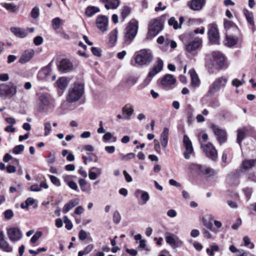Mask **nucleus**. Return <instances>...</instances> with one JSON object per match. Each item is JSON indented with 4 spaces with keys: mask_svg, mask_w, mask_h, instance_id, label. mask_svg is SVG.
Here are the masks:
<instances>
[{
    "mask_svg": "<svg viewBox=\"0 0 256 256\" xmlns=\"http://www.w3.org/2000/svg\"><path fill=\"white\" fill-rule=\"evenodd\" d=\"M152 60V51L148 49H143L135 54L134 62L139 66H146L149 64Z\"/></svg>",
    "mask_w": 256,
    "mask_h": 256,
    "instance_id": "f257e3e1",
    "label": "nucleus"
},
{
    "mask_svg": "<svg viewBox=\"0 0 256 256\" xmlns=\"http://www.w3.org/2000/svg\"><path fill=\"white\" fill-rule=\"evenodd\" d=\"M84 92V85L82 83H74L68 90L67 100L73 102L80 100Z\"/></svg>",
    "mask_w": 256,
    "mask_h": 256,
    "instance_id": "f03ea898",
    "label": "nucleus"
},
{
    "mask_svg": "<svg viewBox=\"0 0 256 256\" xmlns=\"http://www.w3.org/2000/svg\"><path fill=\"white\" fill-rule=\"evenodd\" d=\"M138 28V21L132 19L128 24L124 34V39L126 42H131L136 37Z\"/></svg>",
    "mask_w": 256,
    "mask_h": 256,
    "instance_id": "7ed1b4c3",
    "label": "nucleus"
},
{
    "mask_svg": "<svg viewBox=\"0 0 256 256\" xmlns=\"http://www.w3.org/2000/svg\"><path fill=\"white\" fill-rule=\"evenodd\" d=\"M228 82V78L224 76L219 77L210 86L207 92L208 96L214 95L216 92L219 91L220 88L225 87Z\"/></svg>",
    "mask_w": 256,
    "mask_h": 256,
    "instance_id": "20e7f679",
    "label": "nucleus"
},
{
    "mask_svg": "<svg viewBox=\"0 0 256 256\" xmlns=\"http://www.w3.org/2000/svg\"><path fill=\"white\" fill-rule=\"evenodd\" d=\"M17 92L16 86L12 82L8 84H0V96L3 98H10L14 96Z\"/></svg>",
    "mask_w": 256,
    "mask_h": 256,
    "instance_id": "39448f33",
    "label": "nucleus"
},
{
    "mask_svg": "<svg viewBox=\"0 0 256 256\" xmlns=\"http://www.w3.org/2000/svg\"><path fill=\"white\" fill-rule=\"evenodd\" d=\"M50 105V97L47 94H40L36 100L35 108L38 112L46 110Z\"/></svg>",
    "mask_w": 256,
    "mask_h": 256,
    "instance_id": "423d86ee",
    "label": "nucleus"
},
{
    "mask_svg": "<svg viewBox=\"0 0 256 256\" xmlns=\"http://www.w3.org/2000/svg\"><path fill=\"white\" fill-rule=\"evenodd\" d=\"M201 147L206 156L212 160L216 161L218 158V152L214 146L210 142L201 144Z\"/></svg>",
    "mask_w": 256,
    "mask_h": 256,
    "instance_id": "0eeeda50",
    "label": "nucleus"
},
{
    "mask_svg": "<svg viewBox=\"0 0 256 256\" xmlns=\"http://www.w3.org/2000/svg\"><path fill=\"white\" fill-rule=\"evenodd\" d=\"M163 28V24L160 19H155L149 25L148 34L152 36L158 34Z\"/></svg>",
    "mask_w": 256,
    "mask_h": 256,
    "instance_id": "6e6552de",
    "label": "nucleus"
},
{
    "mask_svg": "<svg viewBox=\"0 0 256 256\" xmlns=\"http://www.w3.org/2000/svg\"><path fill=\"white\" fill-rule=\"evenodd\" d=\"M96 24L98 28L102 32H106L108 30V18L103 15L97 16Z\"/></svg>",
    "mask_w": 256,
    "mask_h": 256,
    "instance_id": "1a4fd4ad",
    "label": "nucleus"
},
{
    "mask_svg": "<svg viewBox=\"0 0 256 256\" xmlns=\"http://www.w3.org/2000/svg\"><path fill=\"white\" fill-rule=\"evenodd\" d=\"M165 239L166 242L172 248L180 247L183 244V242L178 237L168 232L165 233Z\"/></svg>",
    "mask_w": 256,
    "mask_h": 256,
    "instance_id": "9d476101",
    "label": "nucleus"
},
{
    "mask_svg": "<svg viewBox=\"0 0 256 256\" xmlns=\"http://www.w3.org/2000/svg\"><path fill=\"white\" fill-rule=\"evenodd\" d=\"M202 39L199 37H196L186 44V49L187 52H192L200 48L202 46Z\"/></svg>",
    "mask_w": 256,
    "mask_h": 256,
    "instance_id": "9b49d317",
    "label": "nucleus"
},
{
    "mask_svg": "<svg viewBox=\"0 0 256 256\" xmlns=\"http://www.w3.org/2000/svg\"><path fill=\"white\" fill-rule=\"evenodd\" d=\"M7 234L10 240L13 242L20 240L22 236L21 230L16 227L8 228Z\"/></svg>",
    "mask_w": 256,
    "mask_h": 256,
    "instance_id": "f8f14e48",
    "label": "nucleus"
},
{
    "mask_svg": "<svg viewBox=\"0 0 256 256\" xmlns=\"http://www.w3.org/2000/svg\"><path fill=\"white\" fill-rule=\"evenodd\" d=\"M212 128L215 135L217 137V140L221 144L226 140L227 134L225 130L221 128L216 125L213 124Z\"/></svg>",
    "mask_w": 256,
    "mask_h": 256,
    "instance_id": "ddd939ff",
    "label": "nucleus"
},
{
    "mask_svg": "<svg viewBox=\"0 0 256 256\" xmlns=\"http://www.w3.org/2000/svg\"><path fill=\"white\" fill-rule=\"evenodd\" d=\"M213 65L217 68H222L224 66L225 58L219 52H214L212 53Z\"/></svg>",
    "mask_w": 256,
    "mask_h": 256,
    "instance_id": "4468645a",
    "label": "nucleus"
},
{
    "mask_svg": "<svg viewBox=\"0 0 256 256\" xmlns=\"http://www.w3.org/2000/svg\"><path fill=\"white\" fill-rule=\"evenodd\" d=\"M208 35L210 41L216 43L219 39V33L218 26L215 24H211L208 26Z\"/></svg>",
    "mask_w": 256,
    "mask_h": 256,
    "instance_id": "2eb2a0df",
    "label": "nucleus"
},
{
    "mask_svg": "<svg viewBox=\"0 0 256 256\" xmlns=\"http://www.w3.org/2000/svg\"><path fill=\"white\" fill-rule=\"evenodd\" d=\"M206 0H190L187 2V6L193 11H200L206 5Z\"/></svg>",
    "mask_w": 256,
    "mask_h": 256,
    "instance_id": "dca6fc26",
    "label": "nucleus"
},
{
    "mask_svg": "<svg viewBox=\"0 0 256 256\" xmlns=\"http://www.w3.org/2000/svg\"><path fill=\"white\" fill-rule=\"evenodd\" d=\"M163 66V61L161 59L158 58L156 62V64L150 70L148 74V78H149V81H150L151 78H152L154 76H156L158 73L162 70Z\"/></svg>",
    "mask_w": 256,
    "mask_h": 256,
    "instance_id": "f3484780",
    "label": "nucleus"
},
{
    "mask_svg": "<svg viewBox=\"0 0 256 256\" xmlns=\"http://www.w3.org/2000/svg\"><path fill=\"white\" fill-rule=\"evenodd\" d=\"M183 143L186 148V151L184 152V157L186 159L188 160L190 158V154H192L194 151L192 143L188 137L186 135H184V136Z\"/></svg>",
    "mask_w": 256,
    "mask_h": 256,
    "instance_id": "a211bd4d",
    "label": "nucleus"
},
{
    "mask_svg": "<svg viewBox=\"0 0 256 256\" xmlns=\"http://www.w3.org/2000/svg\"><path fill=\"white\" fill-rule=\"evenodd\" d=\"M73 68V65L69 60L64 59L61 60L58 66L59 71L66 73L70 72Z\"/></svg>",
    "mask_w": 256,
    "mask_h": 256,
    "instance_id": "6ab92c4d",
    "label": "nucleus"
},
{
    "mask_svg": "<svg viewBox=\"0 0 256 256\" xmlns=\"http://www.w3.org/2000/svg\"><path fill=\"white\" fill-rule=\"evenodd\" d=\"M176 79L170 74H166L161 80V84L164 88H170L174 84Z\"/></svg>",
    "mask_w": 256,
    "mask_h": 256,
    "instance_id": "aec40b11",
    "label": "nucleus"
},
{
    "mask_svg": "<svg viewBox=\"0 0 256 256\" xmlns=\"http://www.w3.org/2000/svg\"><path fill=\"white\" fill-rule=\"evenodd\" d=\"M34 52L33 50H25L21 55L19 59V62L22 64H24L28 62L34 56Z\"/></svg>",
    "mask_w": 256,
    "mask_h": 256,
    "instance_id": "412c9836",
    "label": "nucleus"
},
{
    "mask_svg": "<svg viewBox=\"0 0 256 256\" xmlns=\"http://www.w3.org/2000/svg\"><path fill=\"white\" fill-rule=\"evenodd\" d=\"M10 30L16 36L20 38H24L28 35L26 30L19 27H12Z\"/></svg>",
    "mask_w": 256,
    "mask_h": 256,
    "instance_id": "4be33fe9",
    "label": "nucleus"
},
{
    "mask_svg": "<svg viewBox=\"0 0 256 256\" xmlns=\"http://www.w3.org/2000/svg\"><path fill=\"white\" fill-rule=\"evenodd\" d=\"M134 108L130 104H126L122 109L124 118L126 120H130L131 116L134 113Z\"/></svg>",
    "mask_w": 256,
    "mask_h": 256,
    "instance_id": "5701e85b",
    "label": "nucleus"
},
{
    "mask_svg": "<svg viewBox=\"0 0 256 256\" xmlns=\"http://www.w3.org/2000/svg\"><path fill=\"white\" fill-rule=\"evenodd\" d=\"M169 129L164 128L160 136V142L162 146L166 148L167 146L168 140Z\"/></svg>",
    "mask_w": 256,
    "mask_h": 256,
    "instance_id": "b1692460",
    "label": "nucleus"
},
{
    "mask_svg": "<svg viewBox=\"0 0 256 256\" xmlns=\"http://www.w3.org/2000/svg\"><path fill=\"white\" fill-rule=\"evenodd\" d=\"M102 2L105 4V8L107 10L116 9L119 4V0H100Z\"/></svg>",
    "mask_w": 256,
    "mask_h": 256,
    "instance_id": "393cba45",
    "label": "nucleus"
},
{
    "mask_svg": "<svg viewBox=\"0 0 256 256\" xmlns=\"http://www.w3.org/2000/svg\"><path fill=\"white\" fill-rule=\"evenodd\" d=\"M80 200L78 198L72 200L65 204L62 209V212L64 214L67 213L72 208L79 204Z\"/></svg>",
    "mask_w": 256,
    "mask_h": 256,
    "instance_id": "a878e982",
    "label": "nucleus"
},
{
    "mask_svg": "<svg viewBox=\"0 0 256 256\" xmlns=\"http://www.w3.org/2000/svg\"><path fill=\"white\" fill-rule=\"evenodd\" d=\"M78 183L82 191L88 194H90L92 190L91 186L90 184H88L85 180L80 178L78 180Z\"/></svg>",
    "mask_w": 256,
    "mask_h": 256,
    "instance_id": "bb28decb",
    "label": "nucleus"
},
{
    "mask_svg": "<svg viewBox=\"0 0 256 256\" xmlns=\"http://www.w3.org/2000/svg\"><path fill=\"white\" fill-rule=\"evenodd\" d=\"M48 186L46 182V180L42 181L40 184H34L30 187V190L32 192H38L42 190V188L47 189Z\"/></svg>",
    "mask_w": 256,
    "mask_h": 256,
    "instance_id": "cd10ccee",
    "label": "nucleus"
},
{
    "mask_svg": "<svg viewBox=\"0 0 256 256\" xmlns=\"http://www.w3.org/2000/svg\"><path fill=\"white\" fill-rule=\"evenodd\" d=\"M189 72L190 75L192 85L194 87L198 86L200 84V81L194 70L192 69L190 70Z\"/></svg>",
    "mask_w": 256,
    "mask_h": 256,
    "instance_id": "c85d7f7f",
    "label": "nucleus"
},
{
    "mask_svg": "<svg viewBox=\"0 0 256 256\" xmlns=\"http://www.w3.org/2000/svg\"><path fill=\"white\" fill-rule=\"evenodd\" d=\"M204 166L196 164H192L188 166V168L195 173L202 174L204 173Z\"/></svg>",
    "mask_w": 256,
    "mask_h": 256,
    "instance_id": "c756f323",
    "label": "nucleus"
},
{
    "mask_svg": "<svg viewBox=\"0 0 256 256\" xmlns=\"http://www.w3.org/2000/svg\"><path fill=\"white\" fill-rule=\"evenodd\" d=\"M256 163V159L245 160L242 162L241 167L242 168L245 170H249L254 168L255 166Z\"/></svg>",
    "mask_w": 256,
    "mask_h": 256,
    "instance_id": "7c9ffc66",
    "label": "nucleus"
},
{
    "mask_svg": "<svg viewBox=\"0 0 256 256\" xmlns=\"http://www.w3.org/2000/svg\"><path fill=\"white\" fill-rule=\"evenodd\" d=\"M238 42V38L233 36L226 35L224 44L228 47H232L236 45Z\"/></svg>",
    "mask_w": 256,
    "mask_h": 256,
    "instance_id": "2f4dec72",
    "label": "nucleus"
},
{
    "mask_svg": "<svg viewBox=\"0 0 256 256\" xmlns=\"http://www.w3.org/2000/svg\"><path fill=\"white\" fill-rule=\"evenodd\" d=\"M0 249L7 252H10L12 251V247L4 238L0 241Z\"/></svg>",
    "mask_w": 256,
    "mask_h": 256,
    "instance_id": "473e14b6",
    "label": "nucleus"
},
{
    "mask_svg": "<svg viewBox=\"0 0 256 256\" xmlns=\"http://www.w3.org/2000/svg\"><path fill=\"white\" fill-rule=\"evenodd\" d=\"M50 70L48 67H45L40 70L38 74V78L40 80L45 79L50 74Z\"/></svg>",
    "mask_w": 256,
    "mask_h": 256,
    "instance_id": "72a5a7b5",
    "label": "nucleus"
},
{
    "mask_svg": "<svg viewBox=\"0 0 256 256\" xmlns=\"http://www.w3.org/2000/svg\"><path fill=\"white\" fill-rule=\"evenodd\" d=\"M118 30L116 28L113 30L109 34V42L114 45L117 41Z\"/></svg>",
    "mask_w": 256,
    "mask_h": 256,
    "instance_id": "f704fd0d",
    "label": "nucleus"
},
{
    "mask_svg": "<svg viewBox=\"0 0 256 256\" xmlns=\"http://www.w3.org/2000/svg\"><path fill=\"white\" fill-rule=\"evenodd\" d=\"M56 84H57L58 87L60 89L62 90H65L66 88L67 87V86L68 85V81L66 78L64 77H62L58 80V81L56 82Z\"/></svg>",
    "mask_w": 256,
    "mask_h": 256,
    "instance_id": "c9c22d12",
    "label": "nucleus"
},
{
    "mask_svg": "<svg viewBox=\"0 0 256 256\" xmlns=\"http://www.w3.org/2000/svg\"><path fill=\"white\" fill-rule=\"evenodd\" d=\"M99 11L100 9L94 6H89L86 8L85 14L88 16L91 17Z\"/></svg>",
    "mask_w": 256,
    "mask_h": 256,
    "instance_id": "e433bc0d",
    "label": "nucleus"
},
{
    "mask_svg": "<svg viewBox=\"0 0 256 256\" xmlns=\"http://www.w3.org/2000/svg\"><path fill=\"white\" fill-rule=\"evenodd\" d=\"M244 12L248 22L253 27L254 26L253 14L247 10H244Z\"/></svg>",
    "mask_w": 256,
    "mask_h": 256,
    "instance_id": "4c0bfd02",
    "label": "nucleus"
},
{
    "mask_svg": "<svg viewBox=\"0 0 256 256\" xmlns=\"http://www.w3.org/2000/svg\"><path fill=\"white\" fill-rule=\"evenodd\" d=\"M131 9L128 6H124L121 10V18L124 22L127 16L130 14Z\"/></svg>",
    "mask_w": 256,
    "mask_h": 256,
    "instance_id": "58836bf2",
    "label": "nucleus"
},
{
    "mask_svg": "<svg viewBox=\"0 0 256 256\" xmlns=\"http://www.w3.org/2000/svg\"><path fill=\"white\" fill-rule=\"evenodd\" d=\"M216 174L217 172L214 170L210 168L204 167V173L202 174H204L208 177H210L216 175Z\"/></svg>",
    "mask_w": 256,
    "mask_h": 256,
    "instance_id": "ea45409f",
    "label": "nucleus"
},
{
    "mask_svg": "<svg viewBox=\"0 0 256 256\" xmlns=\"http://www.w3.org/2000/svg\"><path fill=\"white\" fill-rule=\"evenodd\" d=\"M245 136L246 132L244 130H238L237 142L238 143L240 146L241 145L242 142L245 138Z\"/></svg>",
    "mask_w": 256,
    "mask_h": 256,
    "instance_id": "a19ab883",
    "label": "nucleus"
},
{
    "mask_svg": "<svg viewBox=\"0 0 256 256\" xmlns=\"http://www.w3.org/2000/svg\"><path fill=\"white\" fill-rule=\"evenodd\" d=\"M111 139H112L113 142H116L117 140L116 137L114 136L110 132H106L102 136V140L104 142H107Z\"/></svg>",
    "mask_w": 256,
    "mask_h": 256,
    "instance_id": "79ce46f5",
    "label": "nucleus"
},
{
    "mask_svg": "<svg viewBox=\"0 0 256 256\" xmlns=\"http://www.w3.org/2000/svg\"><path fill=\"white\" fill-rule=\"evenodd\" d=\"M52 24L54 30L58 29L62 24L61 19L58 17L54 18L52 21Z\"/></svg>",
    "mask_w": 256,
    "mask_h": 256,
    "instance_id": "37998d69",
    "label": "nucleus"
},
{
    "mask_svg": "<svg viewBox=\"0 0 256 256\" xmlns=\"http://www.w3.org/2000/svg\"><path fill=\"white\" fill-rule=\"evenodd\" d=\"M2 6L6 10L10 12H14L16 10V6L12 4L2 3Z\"/></svg>",
    "mask_w": 256,
    "mask_h": 256,
    "instance_id": "c03bdc74",
    "label": "nucleus"
},
{
    "mask_svg": "<svg viewBox=\"0 0 256 256\" xmlns=\"http://www.w3.org/2000/svg\"><path fill=\"white\" fill-rule=\"evenodd\" d=\"M168 24L170 26H172L174 30H177L178 28H180V26H179L178 22L176 20V18L174 17L171 18L168 20Z\"/></svg>",
    "mask_w": 256,
    "mask_h": 256,
    "instance_id": "a18cd8bd",
    "label": "nucleus"
},
{
    "mask_svg": "<svg viewBox=\"0 0 256 256\" xmlns=\"http://www.w3.org/2000/svg\"><path fill=\"white\" fill-rule=\"evenodd\" d=\"M30 16L32 18L36 19L40 16V10L38 6L34 7L30 12Z\"/></svg>",
    "mask_w": 256,
    "mask_h": 256,
    "instance_id": "49530a36",
    "label": "nucleus"
},
{
    "mask_svg": "<svg viewBox=\"0 0 256 256\" xmlns=\"http://www.w3.org/2000/svg\"><path fill=\"white\" fill-rule=\"evenodd\" d=\"M64 222L65 224V227L68 230H70L73 227L72 222L68 219L67 216L64 217Z\"/></svg>",
    "mask_w": 256,
    "mask_h": 256,
    "instance_id": "de8ad7c7",
    "label": "nucleus"
},
{
    "mask_svg": "<svg viewBox=\"0 0 256 256\" xmlns=\"http://www.w3.org/2000/svg\"><path fill=\"white\" fill-rule=\"evenodd\" d=\"M24 148V146L22 144H20L16 146L12 150V152L14 154H20L21 152H23Z\"/></svg>",
    "mask_w": 256,
    "mask_h": 256,
    "instance_id": "09e8293b",
    "label": "nucleus"
},
{
    "mask_svg": "<svg viewBox=\"0 0 256 256\" xmlns=\"http://www.w3.org/2000/svg\"><path fill=\"white\" fill-rule=\"evenodd\" d=\"M244 242L245 246L251 249L254 248V244L250 242V239L248 236H244Z\"/></svg>",
    "mask_w": 256,
    "mask_h": 256,
    "instance_id": "8fccbe9b",
    "label": "nucleus"
},
{
    "mask_svg": "<svg viewBox=\"0 0 256 256\" xmlns=\"http://www.w3.org/2000/svg\"><path fill=\"white\" fill-rule=\"evenodd\" d=\"M42 236V232H37L34 234L32 237L30 239V242L32 244L35 243Z\"/></svg>",
    "mask_w": 256,
    "mask_h": 256,
    "instance_id": "3c124183",
    "label": "nucleus"
},
{
    "mask_svg": "<svg viewBox=\"0 0 256 256\" xmlns=\"http://www.w3.org/2000/svg\"><path fill=\"white\" fill-rule=\"evenodd\" d=\"M44 135L45 136H48L51 131L52 127H51V124L50 122H47L44 124Z\"/></svg>",
    "mask_w": 256,
    "mask_h": 256,
    "instance_id": "603ef678",
    "label": "nucleus"
},
{
    "mask_svg": "<svg viewBox=\"0 0 256 256\" xmlns=\"http://www.w3.org/2000/svg\"><path fill=\"white\" fill-rule=\"evenodd\" d=\"M203 224L208 229L212 231H214V228L213 227V224L212 222L209 220H208L206 219H204L202 220Z\"/></svg>",
    "mask_w": 256,
    "mask_h": 256,
    "instance_id": "864d4df0",
    "label": "nucleus"
},
{
    "mask_svg": "<svg viewBox=\"0 0 256 256\" xmlns=\"http://www.w3.org/2000/svg\"><path fill=\"white\" fill-rule=\"evenodd\" d=\"M121 220V216L120 213L118 211H116L114 212L113 214V220L114 222L118 224Z\"/></svg>",
    "mask_w": 256,
    "mask_h": 256,
    "instance_id": "5fc2aeb1",
    "label": "nucleus"
},
{
    "mask_svg": "<svg viewBox=\"0 0 256 256\" xmlns=\"http://www.w3.org/2000/svg\"><path fill=\"white\" fill-rule=\"evenodd\" d=\"M52 182L57 186H60V180L54 176H49Z\"/></svg>",
    "mask_w": 256,
    "mask_h": 256,
    "instance_id": "6e6d98bb",
    "label": "nucleus"
},
{
    "mask_svg": "<svg viewBox=\"0 0 256 256\" xmlns=\"http://www.w3.org/2000/svg\"><path fill=\"white\" fill-rule=\"evenodd\" d=\"M4 218L7 220H10L14 216V212L11 210H6L4 213Z\"/></svg>",
    "mask_w": 256,
    "mask_h": 256,
    "instance_id": "4d7b16f0",
    "label": "nucleus"
},
{
    "mask_svg": "<svg viewBox=\"0 0 256 256\" xmlns=\"http://www.w3.org/2000/svg\"><path fill=\"white\" fill-rule=\"evenodd\" d=\"M244 82H245L244 79H242L241 80H240L236 78H235L232 80V86L236 88H238L240 86L242 85L244 83Z\"/></svg>",
    "mask_w": 256,
    "mask_h": 256,
    "instance_id": "13d9d810",
    "label": "nucleus"
},
{
    "mask_svg": "<svg viewBox=\"0 0 256 256\" xmlns=\"http://www.w3.org/2000/svg\"><path fill=\"white\" fill-rule=\"evenodd\" d=\"M136 156V154L132 152L128 153L122 156V160H128L134 158Z\"/></svg>",
    "mask_w": 256,
    "mask_h": 256,
    "instance_id": "bf43d9fd",
    "label": "nucleus"
},
{
    "mask_svg": "<svg viewBox=\"0 0 256 256\" xmlns=\"http://www.w3.org/2000/svg\"><path fill=\"white\" fill-rule=\"evenodd\" d=\"M46 248H42L38 249L37 250H36V251L32 250H28V252L30 254H34V256H36V255L38 254L39 253L46 252Z\"/></svg>",
    "mask_w": 256,
    "mask_h": 256,
    "instance_id": "052dcab7",
    "label": "nucleus"
},
{
    "mask_svg": "<svg viewBox=\"0 0 256 256\" xmlns=\"http://www.w3.org/2000/svg\"><path fill=\"white\" fill-rule=\"evenodd\" d=\"M56 156L54 153H50L47 158V162L48 164H52L55 162Z\"/></svg>",
    "mask_w": 256,
    "mask_h": 256,
    "instance_id": "680f3d73",
    "label": "nucleus"
},
{
    "mask_svg": "<svg viewBox=\"0 0 256 256\" xmlns=\"http://www.w3.org/2000/svg\"><path fill=\"white\" fill-rule=\"evenodd\" d=\"M87 236V233L83 230H81L78 234V238L80 240H84Z\"/></svg>",
    "mask_w": 256,
    "mask_h": 256,
    "instance_id": "e2e57ef3",
    "label": "nucleus"
},
{
    "mask_svg": "<svg viewBox=\"0 0 256 256\" xmlns=\"http://www.w3.org/2000/svg\"><path fill=\"white\" fill-rule=\"evenodd\" d=\"M140 198L144 202H148L150 199L148 194L147 192L144 191H142V192Z\"/></svg>",
    "mask_w": 256,
    "mask_h": 256,
    "instance_id": "0e129e2a",
    "label": "nucleus"
},
{
    "mask_svg": "<svg viewBox=\"0 0 256 256\" xmlns=\"http://www.w3.org/2000/svg\"><path fill=\"white\" fill-rule=\"evenodd\" d=\"M43 42V38L40 36H36L34 40V43L36 46H39Z\"/></svg>",
    "mask_w": 256,
    "mask_h": 256,
    "instance_id": "69168bd1",
    "label": "nucleus"
},
{
    "mask_svg": "<svg viewBox=\"0 0 256 256\" xmlns=\"http://www.w3.org/2000/svg\"><path fill=\"white\" fill-rule=\"evenodd\" d=\"M98 176V175H96L93 170H92V168H90L88 171V177L90 180H96Z\"/></svg>",
    "mask_w": 256,
    "mask_h": 256,
    "instance_id": "338daca9",
    "label": "nucleus"
},
{
    "mask_svg": "<svg viewBox=\"0 0 256 256\" xmlns=\"http://www.w3.org/2000/svg\"><path fill=\"white\" fill-rule=\"evenodd\" d=\"M63 179L64 182L68 185L70 183V182H72V176L70 175H64L63 176Z\"/></svg>",
    "mask_w": 256,
    "mask_h": 256,
    "instance_id": "774afa93",
    "label": "nucleus"
}]
</instances>
